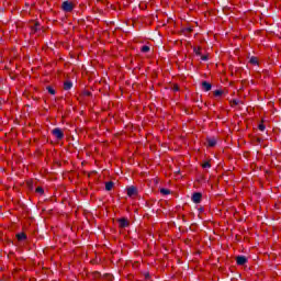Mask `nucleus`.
I'll use <instances>...</instances> for the list:
<instances>
[{"mask_svg":"<svg viewBox=\"0 0 281 281\" xmlns=\"http://www.w3.org/2000/svg\"><path fill=\"white\" fill-rule=\"evenodd\" d=\"M52 134L54 135V137H56V139H63V137H65V133L59 127L54 128L52 131Z\"/></svg>","mask_w":281,"mask_h":281,"instance_id":"obj_1","label":"nucleus"},{"mask_svg":"<svg viewBox=\"0 0 281 281\" xmlns=\"http://www.w3.org/2000/svg\"><path fill=\"white\" fill-rule=\"evenodd\" d=\"M61 8H63L64 12H71L74 10V3H71L69 1H65V2H63Z\"/></svg>","mask_w":281,"mask_h":281,"instance_id":"obj_2","label":"nucleus"},{"mask_svg":"<svg viewBox=\"0 0 281 281\" xmlns=\"http://www.w3.org/2000/svg\"><path fill=\"white\" fill-rule=\"evenodd\" d=\"M128 225H131V223L126 218L122 217L119 220V227H121V229L128 227Z\"/></svg>","mask_w":281,"mask_h":281,"instance_id":"obj_3","label":"nucleus"},{"mask_svg":"<svg viewBox=\"0 0 281 281\" xmlns=\"http://www.w3.org/2000/svg\"><path fill=\"white\" fill-rule=\"evenodd\" d=\"M192 201L193 203H201V199H203V194L195 192L192 194Z\"/></svg>","mask_w":281,"mask_h":281,"instance_id":"obj_4","label":"nucleus"},{"mask_svg":"<svg viewBox=\"0 0 281 281\" xmlns=\"http://www.w3.org/2000/svg\"><path fill=\"white\" fill-rule=\"evenodd\" d=\"M236 263L239 265V267H243V265H247V257L238 256L236 258Z\"/></svg>","mask_w":281,"mask_h":281,"instance_id":"obj_5","label":"nucleus"},{"mask_svg":"<svg viewBox=\"0 0 281 281\" xmlns=\"http://www.w3.org/2000/svg\"><path fill=\"white\" fill-rule=\"evenodd\" d=\"M38 30H41V24L38 22L31 24V34H36Z\"/></svg>","mask_w":281,"mask_h":281,"instance_id":"obj_6","label":"nucleus"},{"mask_svg":"<svg viewBox=\"0 0 281 281\" xmlns=\"http://www.w3.org/2000/svg\"><path fill=\"white\" fill-rule=\"evenodd\" d=\"M135 194H137V188L135 187L127 188V196H135Z\"/></svg>","mask_w":281,"mask_h":281,"instance_id":"obj_7","label":"nucleus"},{"mask_svg":"<svg viewBox=\"0 0 281 281\" xmlns=\"http://www.w3.org/2000/svg\"><path fill=\"white\" fill-rule=\"evenodd\" d=\"M202 89H203V91H211L212 90V83H210L207 81H203L202 82Z\"/></svg>","mask_w":281,"mask_h":281,"instance_id":"obj_8","label":"nucleus"},{"mask_svg":"<svg viewBox=\"0 0 281 281\" xmlns=\"http://www.w3.org/2000/svg\"><path fill=\"white\" fill-rule=\"evenodd\" d=\"M71 87H74V83L71 81H66L64 83V90L65 91H69V89H71Z\"/></svg>","mask_w":281,"mask_h":281,"instance_id":"obj_9","label":"nucleus"},{"mask_svg":"<svg viewBox=\"0 0 281 281\" xmlns=\"http://www.w3.org/2000/svg\"><path fill=\"white\" fill-rule=\"evenodd\" d=\"M207 144L210 148H214L216 146V138H207Z\"/></svg>","mask_w":281,"mask_h":281,"instance_id":"obj_10","label":"nucleus"},{"mask_svg":"<svg viewBox=\"0 0 281 281\" xmlns=\"http://www.w3.org/2000/svg\"><path fill=\"white\" fill-rule=\"evenodd\" d=\"M105 190L108 192H111V190H113V182L112 181L105 182Z\"/></svg>","mask_w":281,"mask_h":281,"instance_id":"obj_11","label":"nucleus"},{"mask_svg":"<svg viewBox=\"0 0 281 281\" xmlns=\"http://www.w3.org/2000/svg\"><path fill=\"white\" fill-rule=\"evenodd\" d=\"M18 240H26L27 235L25 233H20L16 235Z\"/></svg>","mask_w":281,"mask_h":281,"instance_id":"obj_12","label":"nucleus"},{"mask_svg":"<svg viewBox=\"0 0 281 281\" xmlns=\"http://www.w3.org/2000/svg\"><path fill=\"white\" fill-rule=\"evenodd\" d=\"M140 52H142L143 54H148V52H150V46H147V45L142 46Z\"/></svg>","mask_w":281,"mask_h":281,"instance_id":"obj_13","label":"nucleus"},{"mask_svg":"<svg viewBox=\"0 0 281 281\" xmlns=\"http://www.w3.org/2000/svg\"><path fill=\"white\" fill-rule=\"evenodd\" d=\"M46 90L48 91V93H50V95H56V90H54L52 86H48Z\"/></svg>","mask_w":281,"mask_h":281,"instance_id":"obj_14","label":"nucleus"},{"mask_svg":"<svg viewBox=\"0 0 281 281\" xmlns=\"http://www.w3.org/2000/svg\"><path fill=\"white\" fill-rule=\"evenodd\" d=\"M249 63L250 65H258V57H250Z\"/></svg>","mask_w":281,"mask_h":281,"instance_id":"obj_15","label":"nucleus"},{"mask_svg":"<svg viewBox=\"0 0 281 281\" xmlns=\"http://www.w3.org/2000/svg\"><path fill=\"white\" fill-rule=\"evenodd\" d=\"M35 192H36L37 194H45V190L43 189V187H37V188L35 189Z\"/></svg>","mask_w":281,"mask_h":281,"instance_id":"obj_16","label":"nucleus"},{"mask_svg":"<svg viewBox=\"0 0 281 281\" xmlns=\"http://www.w3.org/2000/svg\"><path fill=\"white\" fill-rule=\"evenodd\" d=\"M213 94L215 95V98H221V95H223V90H215Z\"/></svg>","mask_w":281,"mask_h":281,"instance_id":"obj_17","label":"nucleus"},{"mask_svg":"<svg viewBox=\"0 0 281 281\" xmlns=\"http://www.w3.org/2000/svg\"><path fill=\"white\" fill-rule=\"evenodd\" d=\"M193 52L196 56H201V47H194Z\"/></svg>","mask_w":281,"mask_h":281,"instance_id":"obj_18","label":"nucleus"},{"mask_svg":"<svg viewBox=\"0 0 281 281\" xmlns=\"http://www.w3.org/2000/svg\"><path fill=\"white\" fill-rule=\"evenodd\" d=\"M160 193L164 194V195H168V194H170V190H168V189H160Z\"/></svg>","mask_w":281,"mask_h":281,"instance_id":"obj_19","label":"nucleus"},{"mask_svg":"<svg viewBox=\"0 0 281 281\" xmlns=\"http://www.w3.org/2000/svg\"><path fill=\"white\" fill-rule=\"evenodd\" d=\"M202 168H212V165L210 164V161H205L204 164H202Z\"/></svg>","mask_w":281,"mask_h":281,"instance_id":"obj_20","label":"nucleus"},{"mask_svg":"<svg viewBox=\"0 0 281 281\" xmlns=\"http://www.w3.org/2000/svg\"><path fill=\"white\" fill-rule=\"evenodd\" d=\"M258 128H259V131L263 132L267 127L265 126V124L260 123L258 125Z\"/></svg>","mask_w":281,"mask_h":281,"instance_id":"obj_21","label":"nucleus"},{"mask_svg":"<svg viewBox=\"0 0 281 281\" xmlns=\"http://www.w3.org/2000/svg\"><path fill=\"white\" fill-rule=\"evenodd\" d=\"M201 60H207V56L203 55V56L201 57Z\"/></svg>","mask_w":281,"mask_h":281,"instance_id":"obj_22","label":"nucleus"},{"mask_svg":"<svg viewBox=\"0 0 281 281\" xmlns=\"http://www.w3.org/2000/svg\"><path fill=\"white\" fill-rule=\"evenodd\" d=\"M173 90H175V91H179V86H175V87H173Z\"/></svg>","mask_w":281,"mask_h":281,"instance_id":"obj_23","label":"nucleus"}]
</instances>
